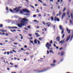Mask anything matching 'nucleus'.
Segmentation results:
<instances>
[{"label":"nucleus","mask_w":73,"mask_h":73,"mask_svg":"<svg viewBox=\"0 0 73 73\" xmlns=\"http://www.w3.org/2000/svg\"><path fill=\"white\" fill-rule=\"evenodd\" d=\"M23 12H26V13H29V11L27 9H23V11H21L20 12V13L21 14H23Z\"/></svg>","instance_id":"obj_1"},{"label":"nucleus","mask_w":73,"mask_h":73,"mask_svg":"<svg viewBox=\"0 0 73 73\" xmlns=\"http://www.w3.org/2000/svg\"><path fill=\"white\" fill-rule=\"evenodd\" d=\"M18 27L19 28H21L22 26H24L25 25V24L23 23H20V24H17Z\"/></svg>","instance_id":"obj_2"},{"label":"nucleus","mask_w":73,"mask_h":73,"mask_svg":"<svg viewBox=\"0 0 73 73\" xmlns=\"http://www.w3.org/2000/svg\"><path fill=\"white\" fill-rule=\"evenodd\" d=\"M50 43H49V42H47L45 46H51L52 45L51 44L53 43V41H52V40H51L50 42Z\"/></svg>","instance_id":"obj_3"},{"label":"nucleus","mask_w":73,"mask_h":73,"mask_svg":"<svg viewBox=\"0 0 73 73\" xmlns=\"http://www.w3.org/2000/svg\"><path fill=\"white\" fill-rule=\"evenodd\" d=\"M28 21V19H26L24 18L23 19V20H21V21L20 22V23H23L24 24L25 22V21Z\"/></svg>","instance_id":"obj_4"},{"label":"nucleus","mask_w":73,"mask_h":73,"mask_svg":"<svg viewBox=\"0 0 73 73\" xmlns=\"http://www.w3.org/2000/svg\"><path fill=\"white\" fill-rule=\"evenodd\" d=\"M59 28L61 31H62L61 32V33L62 35L63 34V33H64V29L62 28V26L61 25H60L59 26Z\"/></svg>","instance_id":"obj_5"},{"label":"nucleus","mask_w":73,"mask_h":73,"mask_svg":"<svg viewBox=\"0 0 73 73\" xmlns=\"http://www.w3.org/2000/svg\"><path fill=\"white\" fill-rule=\"evenodd\" d=\"M54 21H57L58 22L60 21V19L58 18H57L56 17H54Z\"/></svg>","instance_id":"obj_6"},{"label":"nucleus","mask_w":73,"mask_h":73,"mask_svg":"<svg viewBox=\"0 0 73 73\" xmlns=\"http://www.w3.org/2000/svg\"><path fill=\"white\" fill-rule=\"evenodd\" d=\"M18 8H17V10L16 11V12H18L20 11V8H21V7H18Z\"/></svg>","instance_id":"obj_7"},{"label":"nucleus","mask_w":73,"mask_h":73,"mask_svg":"<svg viewBox=\"0 0 73 73\" xmlns=\"http://www.w3.org/2000/svg\"><path fill=\"white\" fill-rule=\"evenodd\" d=\"M66 30L67 32H68V34H70V31L71 30H70V29H68V28H66Z\"/></svg>","instance_id":"obj_8"},{"label":"nucleus","mask_w":73,"mask_h":73,"mask_svg":"<svg viewBox=\"0 0 73 73\" xmlns=\"http://www.w3.org/2000/svg\"><path fill=\"white\" fill-rule=\"evenodd\" d=\"M46 25H47V27H49V26H50V25H51V23H50V22H48L46 23Z\"/></svg>","instance_id":"obj_9"},{"label":"nucleus","mask_w":73,"mask_h":73,"mask_svg":"<svg viewBox=\"0 0 73 73\" xmlns=\"http://www.w3.org/2000/svg\"><path fill=\"white\" fill-rule=\"evenodd\" d=\"M56 40L57 41H60V36L57 37L56 38Z\"/></svg>","instance_id":"obj_10"},{"label":"nucleus","mask_w":73,"mask_h":73,"mask_svg":"<svg viewBox=\"0 0 73 73\" xmlns=\"http://www.w3.org/2000/svg\"><path fill=\"white\" fill-rule=\"evenodd\" d=\"M70 36L69 35L67 37L66 39V41H68L69 40V38H70Z\"/></svg>","instance_id":"obj_11"},{"label":"nucleus","mask_w":73,"mask_h":73,"mask_svg":"<svg viewBox=\"0 0 73 73\" xmlns=\"http://www.w3.org/2000/svg\"><path fill=\"white\" fill-rule=\"evenodd\" d=\"M65 42V40H62L61 41L59 42L60 44H61H61H64V42Z\"/></svg>","instance_id":"obj_12"},{"label":"nucleus","mask_w":73,"mask_h":73,"mask_svg":"<svg viewBox=\"0 0 73 73\" xmlns=\"http://www.w3.org/2000/svg\"><path fill=\"white\" fill-rule=\"evenodd\" d=\"M72 32V36L70 38V40L72 41V39H73V31L72 30L71 31Z\"/></svg>","instance_id":"obj_13"},{"label":"nucleus","mask_w":73,"mask_h":73,"mask_svg":"<svg viewBox=\"0 0 73 73\" xmlns=\"http://www.w3.org/2000/svg\"><path fill=\"white\" fill-rule=\"evenodd\" d=\"M0 31H1L2 32H7V31L5 30L0 29Z\"/></svg>","instance_id":"obj_14"},{"label":"nucleus","mask_w":73,"mask_h":73,"mask_svg":"<svg viewBox=\"0 0 73 73\" xmlns=\"http://www.w3.org/2000/svg\"><path fill=\"white\" fill-rule=\"evenodd\" d=\"M8 28L9 29H11H11H13V28H17V27H9Z\"/></svg>","instance_id":"obj_15"},{"label":"nucleus","mask_w":73,"mask_h":73,"mask_svg":"<svg viewBox=\"0 0 73 73\" xmlns=\"http://www.w3.org/2000/svg\"><path fill=\"white\" fill-rule=\"evenodd\" d=\"M65 13H63L62 17V19H63L64 17H65Z\"/></svg>","instance_id":"obj_16"},{"label":"nucleus","mask_w":73,"mask_h":73,"mask_svg":"<svg viewBox=\"0 0 73 73\" xmlns=\"http://www.w3.org/2000/svg\"><path fill=\"white\" fill-rule=\"evenodd\" d=\"M34 42L35 44H37V39H35V40H34Z\"/></svg>","instance_id":"obj_17"},{"label":"nucleus","mask_w":73,"mask_h":73,"mask_svg":"<svg viewBox=\"0 0 73 73\" xmlns=\"http://www.w3.org/2000/svg\"><path fill=\"white\" fill-rule=\"evenodd\" d=\"M70 24H73V22L71 20H70Z\"/></svg>","instance_id":"obj_18"},{"label":"nucleus","mask_w":73,"mask_h":73,"mask_svg":"<svg viewBox=\"0 0 73 73\" xmlns=\"http://www.w3.org/2000/svg\"><path fill=\"white\" fill-rule=\"evenodd\" d=\"M35 35H36V37H38L39 36V35H38V33H35Z\"/></svg>","instance_id":"obj_19"},{"label":"nucleus","mask_w":73,"mask_h":73,"mask_svg":"<svg viewBox=\"0 0 73 73\" xmlns=\"http://www.w3.org/2000/svg\"><path fill=\"white\" fill-rule=\"evenodd\" d=\"M30 43H32V44H33V45H35V43H33V40H30Z\"/></svg>","instance_id":"obj_20"},{"label":"nucleus","mask_w":73,"mask_h":73,"mask_svg":"<svg viewBox=\"0 0 73 73\" xmlns=\"http://www.w3.org/2000/svg\"><path fill=\"white\" fill-rule=\"evenodd\" d=\"M0 35H5V33H1V32H0Z\"/></svg>","instance_id":"obj_21"},{"label":"nucleus","mask_w":73,"mask_h":73,"mask_svg":"<svg viewBox=\"0 0 73 73\" xmlns=\"http://www.w3.org/2000/svg\"><path fill=\"white\" fill-rule=\"evenodd\" d=\"M71 19H73V13H71Z\"/></svg>","instance_id":"obj_22"},{"label":"nucleus","mask_w":73,"mask_h":73,"mask_svg":"<svg viewBox=\"0 0 73 73\" xmlns=\"http://www.w3.org/2000/svg\"><path fill=\"white\" fill-rule=\"evenodd\" d=\"M61 11H60L59 12V14L58 15L60 16V15H61Z\"/></svg>","instance_id":"obj_23"},{"label":"nucleus","mask_w":73,"mask_h":73,"mask_svg":"<svg viewBox=\"0 0 73 73\" xmlns=\"http://www.w3.org/2000/svg\"><path fill=\"white\" fill-rule=\"evenodd\" d=\"M64 54H65V53L64 52H61V56H63V55H64Z\"/></svg>","instance_id":"obj_24"},{"label":"nucleus","mask_w":73,"mask_h":73,"mask_svg":"<svg viewBox=\"0 0 73 73\" xmlns=\"http://www.w3.org/2000/svg\"><path fill=\"white\" fill-rule=\"evenodd\" d=\"M50 53H52V54H53V53H54V52H53V51H52V50H50Z\"/></svg>","instance_id":"obj_25"},{"label":"nucleus","mask_w":73,"mask_h":73,"mask_svg":"<svg viewBox=\"0 0 73 73\" xmlns=\"http://www.w3.org/2000/svg\"><path fill=\"white\" fill-rule=\"evenodd\" d=\"M24 15H26V16H28L29 15V14L28 13L24 14Z\"/></svg>","instance_id":"obj_26"},{"label":"nucleus","mask_w":73,"mask_h":73,"mask_svg":"<svg viewBox=\"0 0 73 73\" xmlns=\"http://www.w3.org/2000/svg\"><path fill=\"white\" fill-rule=\"evenodd\" d=\"M46 46L47 48L48 49H49V47H50L51 46Z\"/></svg>","instance_id":"obj_27"},{"label":"nucleus","mask_w":73,"mask_h":73,"mask_svg":"<svg viewBox=\"0 0 73 73\" xmlns=\"http://www.w3.org/2000/svg\"><path fill=\"white\" fill-rule=\"evenodd\" d=\"M3 25L2 24L0 25V28H3Z\"/></svg>","instance_id":"obj_28"},{"label":"nucleus","mask_w":73,"mask_h":73,"mask_svg":"<svg viewBox=\"0 0 73 73\" xmlns=\"http://www.w3.org/2000/svg\"><path fill=\"white\" fill-rule=\"evenodd\" d=\"M10 11L11 12H13V11L12 10V9H10Z\"/></svg>","instance_id":"obj_29"},{"label":"nucleus","mask_w":73,"mask_h":73,"mask_svg":"<svg viewBox=\"0 0 73 73\" xmlns=\"http://www.w3.org/2000/svg\"><path fill=\"white\" fill-rule=\"evenodd\" d=\"M56 61L55 60H53V63H56Z\"/></svg>","instance_id":"obj_30"},{"label":"nucleus","mask_w":73,"mask_h":73,"mask_svg":"<svg viewBox=\"0 0 73 73\" xmlns=\"http://www.w3.org/2000/svg\"><path fill=\"white\" fill-rule=\"evenodd\" d=\"M40 41L38 40V44H40Z\"/></svg>","instance_id":"obj_31"},{"label":"nucleus","mask_w":73,"mask_h":73,"mask_svg":"<svg viewBox=\"0 0 73 73\" xmlns=\"http://www.w3.org/2000/svg\"><path fill=\"white\" fill-rule=\"evenodd\" d=\"M65 10H66V8L64 7V9L63 10V12H64V11H65Z\"/></svg>","instance_id":"obj_32"},{"label":"nucleus","mask_w":73,"mask_h":73,"mask_svg":"<svg viewBox=\"0 0 73 73\" xmlns=\"http://www.w3.org/2000/svg\"><path fill=\"white\" fill-rule=\"evenodd\" d=\"M14 44H15V45H17V44H19V43H14Z\"/></svg>","instance_id":"obj_33"},{"label":"nucleus","mask_w":73,"mask_h":73,"mask_svg":"<svg viewBox=\"0 0 73 73\" xmlns=\"http://www.w3.org/2000/svg\"><path fill=\"white\" fill-rule=\"evenodd\" d=\"M45 71H46V70H42V71H40L39 72V73H40V72H45Z\"/></svg>","instance_id":"obj_34"},{"label":"nucleus","mask_w":73,"mask_h":73,"mask_svg":"<svg viewBox=\"0 0 73 73\" xmlns=\"http://www.w3.org/2000/svg\"><path fill=\"white\" fill-rule=\"evenodd\" d=\"M51 20H52V21L53 20V19H54L53 17H51Z\"/></svg>","instance_id":"obj_35"},{"label":"nucleus","mask_w":73,"mask_h":73,"mask_svg":"<svg viewBox=\"0 0 73 73\" xmlns=\"http://www.w3.org/2000/svg\"><path fill=\"white\" fill-rule=\"evenodd\" d=\"M64 36H65V34H63L62 36L63 38H64Z\"/></svg>","instance_id":"obj_36"},{"label":"nucleus","mask_w":73,"mask_h":73,"mask_svg":"<svg viewBox=\"0 0 73 73\" xmlns=\"http://www.w3.org/2000/svg\"><path fill=\"white\" fill-rule=\"evenodd\" d=\"M50 65L51 66H53V65H55H55H56V64H51Z\"/></svg>","instance_id":"obj_37"},{"label":"nucleus","mask_w":73,"mask_h":73,"mask_svg":"<svg viewBox=\"0 0 73 73\" xmlns=\"http://www.w3.org/2000/svg\"><path fill=\"white\" fill-rule=\"evenodd\" d=\"M55 15V12L54 11L53 12V13L52 14V15Z\"/></svg>","instance_id":"obj_38"},{"label":"nucleus","mask_w":73,"mask_h":73,"mask_svg":"<svg viewBox=\"0 0 73 73\" xmlns=\"http://www.w3.org/2000/svg\"><path fill=\"white\" fill-rule=\"evenodd\" d=\"M33 17H36V15H33Z\"/></svg>","instance_id":"obj_39"},{"label":"nucleus","mask_w":73,"mask_h":73,"mask_svg":"<svg viewBox=\"0 0 73 73\" xmlns=\"http://www.w3.org/2000/svg\"><path fill=\"white\" fill-rule=\"evenodd\" d=\"M43 24H44V25H46V24H45V22H44V21H43L42 22Z\"/></svg>","instance_id":"obj_40"},{"label":"nucleus","mask_w":73,"mask_h":73,"mask_svg":"<svg viewBox=\"0 0 73 73\" xmlns=\"http://www.w3.org/2000/svg\"><path fill=\"white\" fill-rule=\"evenodd\" d=\"M37 13H38V12H39V11H38V9H37Z\"/></svg>","instance_id":"obj_41"},{"label":"nucleus","mask_w":73,"mask_h":73,"mask_svg":"<svg viewBox=\"0 0 73 73\" xmlns=\"http://www.w3.org/2000/svg\"><path fill=\"white\" fill-rule=\"evenodd\" d=\"M31 7H32V8H33V9H35V7L31 5Z\"/></svg>","instance_id":"obj_42"},{"label":"nucleus","mask_w":73,"mask_h":73,"mask_svg":"<svg viewBox=\"0 0 73 73\" xmlns=\"http://www.w3.org/2000/svg\"><path fill=\"white\" fill-rule=\"evenodd\" d=\"M67 15H69V12H67Z\"/></svg>","instance_id":"obj_43"},{"label":"nucleus","mask_w":73,"mask_h":73,"mask_svg":"<svg viewBox=\"0 0 73 73\" xmlns=\"http://www.w3.org/2000/svg\"><path fill=\"white\" fill-rule=\"evenodd\" d=\"M16 9H17V8H16L13 9L14 11H16Z\"/></svg>","instance_id":"obj_44"},{"label":"nucleus","mask_w":73,"mask_h":73,"mask_svg":"<svg viewBox=\"0 0 73 73\" xmlns=\"http://www.w3.org/2000/svg\"><path fill=\"white\" fill-rule=\"evenodd\" d=\"M56 42H55V43H54V46H56V44H56Z\"/></svg>","instance_id":"obj_45"},{"label":"nucleus","mask_w":73,"mask_h":73,"mask_svg":"<svg viewBox=\"0 0 73 73\" xmlns=\"http://www.w3.org/2000/svg\"><path fill=\"white\" fill-rule=\"evenodd\" d=\"M6 10L7 11H8V10H9V9H8V7H6Z\"/></svg>","instance_id":"obj_46"},{"label":"nucleus","mask_w":73,"mask_h":73,"mask_svg":"<svg viewBox=\"0 0 73 73\" xmlns=\"http://www.w3.org/2000/svg\"><path fill=\"white\" fill-rule=\"evenodd\" d=\"M5 36H8V34L7 33H6V34Z\"/></svg>","instance_id":"obj_47"},{"label":"nucleus","mask_w":73,"mask_h":73,"mask_svg":"<svg viewBox=\"0 0 73 73\" xmlns=\"http://www.w3.org/2000/svg\"><path fill=\"white\" fill-rule=\"evenodd\" d=\"M21 39H23V37L22 36H21Z\"/></svg>","instance_id":"obj_48"},{"label":"nucleus","mask_w":73,"mask_h":73,"mask_svg":"<svg viewBox=\"0 0 73 73\" xmlns=\"http://www.w3.org/2000/svg\"><path fill=\"white\" fill-rule=\"evenodd\" d=\"M44 6H46V4H43Z\"/></svg>","instance_id":"obj_49"},{"label":"nucleus","mask_w":73,"mask_h":73,"mask_svg":"<svg viewBox=\"0 0 73 73\" xmlns=\"http://www.w3.org/2000/svg\"><path fill=\"white\" fill-rule=\"evenodd\" d=\"M38 1H40V3H42V1H41V0H38Z\"/></svg>","instance_id":"obj_50"},{"label":"nucleus","mask_w":73,"mask_h":73,"mask_svg":"<svg viewBox=\"0 0 73 73\" xmlns=\"http://www.w3.org/2000/svg\"><path fill=\"white\" fill-rule=\"evenodd\" d=\"M16 30H13V32H16Z\"/></svg>","instance_id":"obj_51"},{"label":"nucleus","mask_w":73,"mask_h":73,"mask_svg":"<svg viewBox=\"0 0 73 73\" xmlns=\"http://www.w3.org/2000/svg\"><path fill=\"white\" fill-rule=\"evenodd\" d=\"M7 55H9V52H7Z\"/></svg>","instance_id":"obj_52"},{"label":"nucleus","mask_w":73,"mask_h":73,"mask_svg":"<svg viewBox=\"0 0 73 73\" xmlns=\"http://www.w3.org/2000/svg\"><path fill=\"white\" fill-rule=\"evenodd\" d=\"M13 53V51H11L10 52V53Z\"/></svg>","instance_id":"obj_53"},{"label":"nucleus","mask_w":73,"mask_h":73,"mask_svg":"<svg viewBox=\"0 0 73 73\" xmlns=\"http://www.w3.org/2000/svg\"><path fill=\"white\" fill-rule=\"evenodd\" d=\"M29 36L30 37H32V35H31V34H29Z\"/></svg>","instance_id":"obj_54"},{"label":"nucleus","mask_w":73,"mask_h":73,"mask_svg":"<svg viewBox=\"0 0 73 73\" xmlns=\"http://www.w3.org/2000/svg\"><path fill=\"white\" fill-rule=\"evenodd\" d=\"M56 49H58V48H59L58 46H56Z\"/></svg>","instance_id":"obj_55"},{"label":"nucleus","mask_w":73,"mask_h":73,"mask_svg":"<svg viewBox=\"0 0 73 73\" xmlns=\"http://www.w3.org/2000/svg\"><path fill=\"white\" fill-rule=\"evenodd\" d=\"M62 1H63V0H61V2H60L61 3H62Z\"/></svg>","instance_id":"obj_56"},{"label":"nucleus","mask_w":73,"mask_h":73,"mask_svg":"<svg viewBox=\"0 0 73 73\" xmlns=\"http://www.w3.org/2000/svg\"><path fill=\"white\" fill-rule=\"evenodd\" d=\"M21 50H24V48H21Z\"/></svg>","instance_id":"obj_57"},{"label":"nucleus","mask_w":73,"mask_h":73,"mask_svg":"<svg viewBox=\"0 0 73 73\" xmlns=\"http://www.w3.org/2000/svg\"><path fill=\"white\" fill-rule=\"evenodd\" d=\"M15 68H17V65H16L15 66Z\"/></svg>","instance_id":"obj_58"},{"label":"nucleus","mask_w":73,"mask_h":73,"mask_svg":"<svg viewBox=\"0 0 73 73\" xmlns=\"http://www.w3.org/2000/svg\"><path fill=\"white\" fill-rule=\"evenodd\" d=\"M36 32L37 33L39 32V31L38 30H36Z\"/></svg>","instance_id":"obj_59"},{"label":"nucleus","mask_w":73,"mask_h":73,"mask_svg":"<svg viewBox=\"0 0 73 73\" xmlns=\"http://www.w3.org/2000/svg\"><path fill=\"white\" fill-rule=\"evenodd\" d=\"M47 54H49V52L48 51H47Z\"/></svg>","instance_id":"obj_60"},{"label":"nucleus","mask_w":73,"mask_h":73,"mask_svg":"<svg viewBox=\"0 0 73 73\" xmlns=\"http://www.w3.org/2000/svg\"><path fill=\"white\" fill-rule=\"evenodd\" d=\"M38 5L37 4H35V7H37V6Z\"/></svg>","instance_id":"obj_61"},{"label":"nucleus","mask_w":73,"mask_h":73,"mask_svg":"<svg viewBox=\"0 0 73 73\" xmlns=\"http://www.w3.org/2000/svg\"><path fill=\"white\" fill-rule=\"evenodd\" d=\"M7 54V52H5L4 54Z\"/></svg>","instance_id":"obj_62"},{"label":"nucleus","mask_w":73,"mask_h":73,"mask_svg":"<svg viewBox=\"0 0 73 73\" xmlns=\"http://www.w3.org/2000/svg\"><path fill=\"white\" fill-rule=\"evenodd\" d=\"M10 64H11V65H13V64L12 63H10Z\"/></svg>","instance_id":"obj_63"},{"label":"nucleus","mask_w":73,"mask_h":73,"mask_svg":"<svg viewBox=\"0 0 73 73\" xmlns=\"http://www.w3.org/2000/svg\"><path fill=\"white\" fill-rule=\"evenodd\" d=\"M34 22H37V20H35L34 21Z\"/></svg>","instance_id":"obj_64"}]
</instances>
